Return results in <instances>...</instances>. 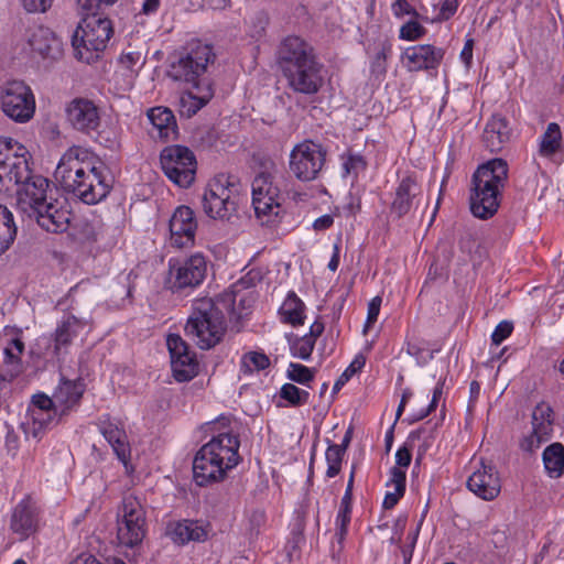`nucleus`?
I'll use <instances>...</instances> for the list:
<instances>
[{"label": "nucleus", "mask_w": 564, "mask_h": 564, "mask_svg": "<svg viewBox=\"0 0 564 564\" xmlns=\"http://www.w3.org/2000/svg\"><path fill=\"white\" fill-rule=\"evenodd\" d=\"M24 351V343L20 338L12 339L3 349V365L6 367L1 378L12 381L23 371L21 356Z\"/></svg>", "instance_id": "nucleus-32"}, {"label": "nucleus", "mask_w": 564, "mask_h": 564, "mask_svg": "<svg viewBox=\"0 0 564 564\" xmlns=\"http://www.w3.org/2000/svg\"><path fill=\"white\" fill-rule=\"evenodd\" d=\"M411 459H412V454H411V449L404 445L402 447H400L397 453H395V466L394 467H400L401 469H404L406 467H409V465L411 464Z\"/></svg>", "instance_id": "nucleus-61"}, {"label": "nucleus", "mask_w": 564, "mask_h": 564, "mask_svg": "<svg viewBox=\"0 0 564 564\" xmlns=\"http://www.w3.org/2000/svg\"><path fill=\"white\" fill-rule=\"evenodd\" d=\"M167 535L174 543L184 545L191 541H205L207 539V530L199 521L183 520L171 523L167 527Z\"/></svg>", "instance_id": "nucleus-30"}, {"label": "nucleus", "mask_w": 564, "mask_h": 564, "mask_svg": "<svg viewBox=\"0 0 564 564\" xmlns=\"http://www.w3.org/2000/svg\"><path fill=\"white\" fill-rule=\"evenodd\" d=\"M280 397L293 406H300L307 403L310 393L302 390L293 383H284L280 390Z\"/></svg>", "instance_id": "nucleus-43"}, {"label": "nucleus", "mask_w": 564, "mask_h": 564, "mask_svg": "<svg viewBox=\"0 0 564 564\" xmlns=\"http://www.w3.org/2000/svg\"><path fill=\"white\" fill-rule=\"evenodd\" d=\"M85 391V384L80 379L69 380L62 377L54 391L56 405L59 409V417L67 416L80 402Z\"/></svg>", "instance_id": "nucleus-26"}, {"label": "nucleus", "mask_w": 564, "mask_h": 564, "mask_svg": "<svg viewBox=\"0 0 564 564\" xmlns=\"http://www.w3.org/2000/svg\"><path fill=\"white\" fill-rule=\"evenodd\" d=\"M382 299L381 296H375L368 304V313L367 319L364 326V333H367L368 329L377 322L378 315L380 313Z\"/></svg>", "instance_id": "nucleus-52"}, {"label": "nucleus", "mask_w": 564, "mask_h": 564, "mask_svg": "<svg viewBox=\"0 0 564 564\" xmlns=\"http://www.w3.org/2000/svg\"><path fill=\"white\" fill-rule=\"evenodd\" d=\"M239 446L238 436L231 433H220L203 445L193 460L195 482L203 487L223 480L239 463Z\"/></svg>", "instance_id": "nucleus-3"}, {"label": "nucleus", "mask_w": 564, "mask_h": 564, "mask_svg": "<svg viewBox=\"0 0 564 564\" xmlns=\"http://www.w3.org/2000/svg\"><path fill=\"white\" fill-rule=\"evenodd\" d=\"M166 345L171 356V367L176 381L192 380L198 373V361L189 351L187 343L177 334L167 336Z\"/></svg>", "instance_id": "nucleus-16"}, {"label": "nucleus", "mask_w": 564, "mask_h": 564, "mask_svg": "<svg viewBox=\"0 0 564 564\" xmlns=\"http://www.w3.org/2000/svg\"><path fill=\"white\" fill-rule=\"evenodd\" d=\"M314 58H316V55L313 46L304 39L295 35L282 40L276 52V61L282 74Z\"/></svg>", "instance_id": "nucleus-17"}, {"label": "nucleus", "mask_w": 564, "mask_h": 564, "mask_svg": "<svg viewBox=\"0 0 564 564\" xmlns=\"http://www.w3.org/2000/svg\"><path fill=\"white\" fill-rule=\"evenodd\" d=\"M85 323L74 315L67 316L55 330L54 350L58 355L62 348H66L77 336L79 328H83Z\"/></svg>", "instance_id": "nucleus-35"}, {"label": "nucleus", "mask_w": 564, "mask_h": 564, "mask_svg": "<svg viewBox=\"0 0 564 564\" xmlns=\"http://www.w3.org/2000/svg\"><path fill=\"white\" fill-rule=\"evenodd\" d=\"M392 52V44L384 40L377 46L376 54L371 61V73L376 76H383L387 73V61Z\"/></svg>", "instance_id": "nucleus-41"}, {"label": "nucleus", "mask_w": 564, "mask_h": 564, "mask_svg": "<svg viewBox=\"0 0 564 564\" xmlns=\"http://www.w3.org/2000/svg\"><path fill=\"white\" fill-rule=\"evenodd\" d=\"M403 495L398 494V490H394L392 492H387L384 496V499H383V503H382L383 508L392 509L398 503V501L400 500V498Z\"/></svg>", "instance_id": "nucleus-63"}, {"label": "nucleus", "mask_w": 564, "mask_h": 564, "mask_svg": "<svg viewBox=\"0 0 564 564\" xmlns=\"http://www.w3.org/2000/svg\"><path fill=\"white\" fill-rule=\"evenodd\" d=\"M48 187L46 177L32 172L26 180L14 184L17 208L44 230L64 232L69 226L70 213L56 199H48Z\"/></svg>", "instance_id": "nucleus-2"}, {"label": "nucleus", "mask_w": 564, "mask_h": 564, "mask_svg": "<svg viewBox=\"0 0 564 564\" xmlns=\"http://www.w3.org/2000/svg\"><path fill=\"white\" fill-rule=\"evenodd\" d=\"M458 6V0H444L441 4L436 21L449 20L456 13Z\"/></svg>", "instance_id": "nucleus-57"}, {"label": "nucleus", "mask_w": 564, "mask_h": 564, "mask_svg": "<svg viewBox=\"0 0 564 564\" xmlns=\"http://www.w3.org/2000/svg\"><path fill=\"white\" fill-rule=\"evenodd\" d=\"M119 517L117 535L120 544L133 547L141 543L145 535V514L138 499L124 497Z\"/></svg>", "instance_id": "nucleus-15"}, {"label": "nucleus", "mask_w": 564, "mask_h": 564, "mask_svg": "<svg viewBox=\"0 0 564 564\" xmlns=\"http://www.w3.org/2000/svg\"><path fill=\"white\" fill-rule=\"evenodd\" d=\"M467 488L482 500L496 499L501 491L500 477L496 467L481 462V467L468 477Z\"/></svg>", "instance_id": "nucleus-24"}, {"label": "nucleus", "mask_w": 564, "mask_h": 564, "mask_svg": "<svg viewBox=\"0 0 564 564\" xmlns=\"http://www.w3.org/2000/svg\"><path fill=\"white\" fill-rule=\"evenodd\" d=\"M29 150L10 137H0V192H10L14 184L34 172Z\"/></svg>", "instance_id": "nucleus-10"}, {"label": "nucleus", "mask_w": 564, "mask_h": 564, "mask_svg": "<svg viewBox=\"0 0 564 564\" xmlns=\"http://www.w3.org/2000/svg\"><path fill=\"white\" fill-rule=\"evenodd\" d=\"M366 364V358L362 355H358L346 368V370L339 376L333 387V393L338 392L343 386L358 371L362 369Z\"/></svg>", "instance_id": "nucleus-46"}, {"label": "nucleus", "mask_w": 564, "mask_h": 564, "mask_svg": "<svg viewBox=\"0 0 564 564\" xmlns=\"http://www.w3.org/2000/svg\"><path fill=\"white\" fill-rule=\"evenodd\" d=\"M322 67L316 57L283 74V76L286 78L289 87L295 93L314 95L318 93L324 83Z\"/></svg>", "instance_id": "nucleus-18"}, {"label": "nucleus", "mask_w": 564, "mask_h": 564, "mask_svg": "<svg viewBox=\"0 0 564 564\" xmlns=\"http://www.w3.org/2000/svg\"><path fill=\"white\" fill-rule=\"evenodd\" d=\"M29 411H59L56 405V400L44 393H39L32 398V408Z\"/></svg>", "instance_id": "nucleus-49"}, {"label": "nucleus", "mask_w": 564, "mask_h": 564, "mask_svg": "<svg viewBox=\"0 0 564 564\" xmlns=\"http://www.w3.org/2000/svg\"><path fill=\"white\" fill-rule=\"evenodd\" d=\"M419 532L420 527H417L413 532H410L406 538L410 541V543L401 547L404 564H409L412 558V553L416 543Z\"/></svg>", "instance_id": "nucleus-60"}, {"label": "nucleus", "mask_w": 564, "mask_h": 564, "mask_svg": "<svg viewBox=\"0 0 564 564\" xmlns=\"http://www.w3.org/2000/svg\"><path fill=\"white\" fill-rule=\"evenodd\" d=\"M288 378L300 384H307L314 379V370L304 365L291 362L288 368Z\"/></svg>", "instance_id": "nucleus-47"}, {"label": "nucleus", "mask_w": 564, "mask_h": 564, "mask_svg": "<svg viewBox=\"0 0 564 564\" xmlns=\"http://www.w3.org/2000/svg\"><path fill=\"white\" fill-rule=\"evenodd\" d=\"M171 245L176 248L194 246L197 221L194 212L188 206H180L173 213L170 223Z\"/></svg>", "instance_id": "nucleus-19"}, {"label": "nucleus", "mask_w": 564, "mask_h": 564, "mask_svg": "<svg viewBox=\"0 0 564 564\" xmlns=\"http://www.w3.org/2000/svg\"><path fill=\"white\" fill-rule=\"evenodd\" d=\"M420 192L421 188L415 177L412 175L403 177L395 188L394 198L390 205V215L398 219L406 215L413 207Z\"/></svg>", "instance_id": "nucleus-27"}, {"label": "nucleus", "mask_w": 564, "mask_h": 564, "mask_svg": "<svg viewBox=\"0 0 564 564\" xmlns=\"http://www.w3.org/2000/svg\"><path fill=\"white\" fill-rule=\"evenodd\" d=\"M69 124L77 131L90 134L100 126L98 107L89 99L76 98L66 108Z\"/></svg>", "instance_id": "nucleus-21"}, {"label": "nucleus", "mask_w": 564, "mask_h": 564, "mask_svg": "<svg viewBox=\"0 0 564 564\" xmlns=\"http://www.w3.org/2000/svg\"><path fill=\"white\" fill-rule=\"evenodd\" d=\"M86 17L77 26L72 45L77 59L91 63L99 57L113 34L111 21L98 15V11H85Z\"/></svg>", "instance_id": "nucleus-6"}, {"label": "nucleus", "mask_w": 564, "mask_h": 564, "mask_svg": "<svg viewBox=\"0 0 564 564\" xmlns=\"http://www.w3.org/2000/svg\"><path fill=\"white\" fill-rule=\"evenodd\" d=\"M278 167L271 160L261 164V170L256 174L251 183L252 205L257 218L262 224L271 221L280 210V187L275 183Z\"/></svg>", "instance_id": "nucleus-8"}, {"label": "nucleus", "mask_w": 564, "mask_h": 564, "mask_svg": "<svg viewBox=\"0 0 564 564\" xmlns=\"http://www.w3.org/2000/svg\"><path fill=\"white\" fill-rule=\"evenodd\" d=\"M148 117L161 138L176 137L177 124L172 110L166 107H154L149 110Z\"/></svg>", "instance_id": "nucleus-34"}, {"label": "nucleus", "mask_w": 564, "mask_h": 564, "mask_svg": "<svg viewBox=\"0 0 564 564\" xmlns=\"http://www.w3.org/2000/svg\"><path fill=\"white\" fill-rule=\"evenodd\" d=\"M226 330V316L217 302L210 297L193 302L184 332L200 349H210L218 345Z\"/></svg>", "instance_id": "nucleus-5"}, {"label": "nucleus", "mask_w": 564, "mask_h": 564, "mask_svg": "<svg viewBox=\"0 0 564 564\" xmlns=\"http://www.w3.org/2000/svg\"><path fill=\"white\" fill-rule=\"evenodd\" d=\"M204 213L212 219L230 220L237 213L238 184L232 175L219 174L209 183L202 198Z\"/></svg>", "instance_id": "nucleus-9"}, {"label": "nucleus", "mask_w": 564, "mask_h": 564, "mask_svg": "<svg viewBox=\"0 0 564 564\" xmlns=\"http://www.w3.org/2000/svg\"><path fill=\"white\" fill-rule=\"evenodd\" d=\"M28 43L32 51L43 58L57 59L63 54L61 40L48 28L42 25L29 29Z\"/></svg>", "instance_id": "nucleus-25"}, {"label": "nucleus", "mask_w": 564, "mask_h": 564, "mask_svg": "<svg viewBox=\"0 0 564 564\" xmlns=\"http://www.w3.org/2000/svg\"><path fill=\"white\" fill-rule=\"evenodd\" d=\"M343 166L345 175H354L356 177L359 172L366 169L367 163L360 154H349L344 161Z\"/></svg>", "instance_id": "nucleus-50"}, {"label": "nucleus", "mask_w": 564, "mask_h": 564, "mask_svg": "<svg viewBox=\"0 0 564 564\" xmlns=\"http://www.w3.org/2000/svg\"><path fill=\"white\" fill-rule=\"evenodd\" d=\"M2 111L17 122L29 121L35 111V98L31 88L22 80H9L1 86Z\"/></svg>", "instance_id": "nucleus-12"}, {"label": "nucleus", "mask_w": 564, "mask_h": 564, "mask_svg": "<svg viewBox=\"0 0 564 564\" xmlns=\"http://www.w3.org/2000/svg\"><path fill=\"white\" fill-rule=\"evenodd\" d=\"M315 347V341L312 340V336H302L296 337L293 341L290 343V350L292 356L301 358L303 360L310 359L313 349Z\"/></svg>", "instance_id": "nucleus-45"}, {"label": "nucleus", "mask_w": 564, "mask_h": 564, "mask_svg": "<svg viewBox=\"0 0 564 564\" xmlns=\"http://www.w3.org/2000/svg\"><path fill=\"white\" fill-rule=\"evenodd\" d=\"M39 520V507L31 496H26L12 510L10 529L20 540H25L36 532Z\"/></svg>", "instance_id": "nucleus-23"}, {"label": "nucleus", "mask_w": 564, "mask_h": 564, "mask_svg": "<svg viewBox=\"0 0 564 564\" xmlns=\"http://www.w3.org/2000/svg\"><path fill=\"white\" fill-rule=\"evenodd\" d=\"M333 224H334V218L332 215H323V216L318 217L317 219H315V221L313 223V228L315 230H326L329 227H332Z\"/></svg>", "instance_id": "nucleus-62"}, {"label": "nucleus", "mask_w": 564, "mask_h": 564, "mask_svg": "<svg viewBox=\"0 0 564 564\" xmlns=\"http://www.w3.org/2000/svg\"><path fill=\"white\" fill-rule=\"evenodd\" d=\"M545 471L551 478H560L564 474V445L555 442L549 445L542 455Z\"/></svg>", "instance_id": "nucleus-36"}, {"label": "nucleus", "mask_w": 564, "mask_h": 564, "mask_svg": "<svg viewBox=\"0 0 564 564\" xmlns=\"http://www.w3.org/2000/svg\"><path fill=\"white\" fill-rule=\"evenodd\" d=\"M197 94L187 91L181 95L178 112L181 117L192 118L213 98L214 90L210 83L199 85Z\"/></svg>", "instance_id": "nucleus-31"}, {"label": "nucleus", "mask_w": 564, "mask_h": 564, "mask_svg": "<svg viewBox=\"0 0 564 564\" xmlns=\"http://www.w3.org/2000/svg\"><path fill=\"white\" fill-rule=\"evenodd\" d=\"M118 62L123 68L128 70H134L135 66L141 67L144 64V57L142 56L141 52H123L119 56Z\"/></svg>", "instance_id": "nucleus-51"}, {"label": "nucleus", "mask_w": 564, "mask_h": 564, "mask_svg": "<svg viewBox=\"0 0 564 564\" xmlns=\"http://www.w3.org/2000/svg\"><path fill=\"white\" fill-rule=\"evenodd\" d=\"M270 366L269 357L259 351H249L241 358V371L245 375L252 373L253 371H261Z\"/></svg>", "instance_id": "nucleus-42"}, {"label": "nucleus", "mask_w": 564, "mask_h": 564, "mask_svg": "<svg viewBox=\"0 0 564 564\" xmlns=\"http://www.w3.org/2000/svg\"><path fill=\"white\" fill-rule=\"evenodd\" d=\"M426 33V29L417 21L411 20L400 29V37L406 41H415Z\"/></svg>", "instance_id": "nucleus-48"}, {"label": "nucleus", "mask_w": 564, "mask_h": 564, "mask_svg": "<svg viewBox=\"0 0 564 564\" xmlns=\"http://www.w3.org/2000/svg\"><path fill=\"white\" fill-rule=\"evenodd\" d=\"M52 3L53 0H22L23 8L31 13L45 12Z\"/></svg>", "instance_id": "nucleus-58"}, {"label": "nucleus", "mask_w": 564, "mask_h": 564, "mask_svg": "<svg viewBox=\"0 0 564 564\" xmlns=\"http://www.w3.org/2000/svg\"><path fill=\"white\" fill-rule=\"evenodd\" d=\"M207 273V262L203 254L195 253L184 260H169V275L165 286L172 293H182L202 284Z\"/></svg>", "instance_id": "nucleus-11"}, {"label": "nucleus", "mask_w": 564, "mask_h": 564, "mask_svg": "<svg viewBox=\"0 0 564 564\" xmlns=\"http://www.w3.org/2000/svg\"><path fill=\"white\" fill-rule=\"evenodd\" d=\"M117 0H78L83 11H99L102 7L112 6Z\"/></svg>", "instance_id": "nucleus-59"}, {"label": "nucleus", "mask_w": 564, "mask_h": 564, "mask_svg": "<svg viewBox=\"0 0 564 564\" xmlns=\"http://www.w3.org/2000/svg\"><path fill=\"white\" fill-rule=\"evenodd\" d=\"M31 419L26 423L25 434L34 438H41L46 430L58 424L63 417H59V411H29Z\"/></svg>", "instance_id": "nucleus-33"}, {"label": "nucleus", "mask_w": 564, "mask_h": 564, "mask_svg": "<svg viewBox=\"0 0 564 564\" xmlns=\"http://www.w3.org/2000/svg\"><path fill=\"white\" fill-rule=\"evenodd\" d=\"M351 501L352 499L348 498V496H344L341 498L340 507L336 517V532L335 538L338 543L341 544L346 538L348 524L351 519Z\"/></svg>", "instance_id": "nucleus-40"}, {"label": "nucleus", "mask_w": 564, "mask_h": 564, "mask_svg": "<svg viewBox=\"0 0 564 564\" xmlns=\"http://www.w3.org/2000/svg\"><path fill=\"white\" fill-rule=\"evenodd\" d=\"M215 59L213 47L200 41L192 42L178 56V58L170 65L167 75L173 80L185 82L192 84L194 88L208 83L205 78H200L207 70L209 63Z\"/></svg>", "instance_id": "nucleus-7"}, {"label": "nucleus", "mask_w": 564, "mask_h": 564, "mask_svg": "<svg viewBox=\"0 0 564 564\" xmlns=\"http://www.w3.org/2000/svg\"><path fill=\"white\" fill-rule=\"evenodd\" d=\"M508 164L503 159H492L479 165L471 176L470 212L479 219L497 214L502 191L508 183Z\"/></svg>", "instance_id": "nucleus-4"}, {"label": "nucleus", "mask_w": 564, "mask_h": 564, "mask_svg": "<svg viewBox=\"0 0 564 564\" xmlns=\"http://www.w3.org/2000/svg\"><path fill=\"white\" fill-rule=\"evenodd\" d=\"M562 132L556 122L547 124L545 132L541 137L539 153L544 158L554 155L561 148Z\"/></svg>", "instance_id": "nucleus-39"}, {"label": "nucleus", "mask_w": 564, "mask_h": 564, "mask_svg": "<svg viewBox=\"0 0 564 564\" xmlns=\"http://www.w3.org/2000/svg\"><path fill=\"white\" fill-rule=\"evenodd\" d=\"M164 174L180 187H188L196 173V158L194 153L183 145L166 147L160 155Z\"/></svg>", "instance_id": "nucleus-14"}, {"label": "nucleus", "mask_w": 564, "mask_h": 564, "mask_svg": "<svg viewBox=\"0 0 564 564\" xmlns=\"http://www.w3.org/2000/svg\"><path fill=\"white\" fill-rule=\"evenodd\" d=\"M512 329H513L512 323L507 322V321L500 322L496 326V328L491 335L492 344H495L497 346L500 345L507 337H509L511 335Z\"/></svg>", "instance_id": "nucleus-56"}, {"label": "nucleus", "mask_w": 564, "mask_h": 564, "mask_svg": "<svg viewBox=\"0 0 564 564\" xmlns=\"http://www.w3.org/2000/svg\"><path fill=\"white\" fill-rule=\"evenodd\" d=\"M392 11L397 18H403L404 15H411L414 19L420 18V13L408 0H397L393 2Z\"/></svg>", "instance_id": "nucleus-54"}, {"label": "nucleus", "mask_w": 564, "mask_h": 564, "mask_svg": "<svg viewBox=\"0 0 564 564\" xmlns=\"http://www.w3.org/2000/svg\"><path fill=\"white\" fill-rule=\"evenodd\" d=\"M99 431L112 447L118 459L127 465L130 459L131 449L126 431L110 420L100 421Z\"/></svg>", "instance_id": "nucleus-28"}, {"label": "nucleus", "mask_w": 564, "mask_h": 564, "mask_svg": "<svg viewBox=\"0 0 564 564\" xmlns=\"http://www.w3.org/2000/svg\"><path fill=\"white\" fill-rule=\"evenodd\" d=\"M510 137L511 130L507 120L495 115L485 127L482 142L490 152H499L509 142Z\"/></svg>", "instance_id": "nucleus-29"}, {"label": "nucleus", "mask_w": 564, "mask_h": 564, "mask_svg": "<svg viewBox=\"0 0 564 564\" xmlns=\"http://www.w3.org/2000/svg\"><path fill=\"white\" fill-rule=\"evenodd\" d=\"M54 177L66 193L88 205L99 203L111 189L106 169L101 164L96 166L88 152L79 147L69 148L63 154Z\"/></svg>", "instance_id": "nucleus-1"}, {"label": "nucleus", "mask_w": 564, "mask_h": 564, "mask_svg": "<svg viewBox=\"0 0 564 564\" xmlns=\"http://www.w3.org/2000/svg\"><path fill=\"white\" fill-rule=\"evenodd\" d=\"M345 452L343 447H337V444H330L326 451L327 470L326 475L329 478L337 476L340 471L341 460Z\"/></svg>", "instance_id": "nucleus-44"}, {"label": "nucleus", "mask_w": 564, "mask_h": 564, "mask_svg": "<svg viewBox=\"0 0 564 564\" xmlns=\"http://www.w3.org/2000/svg\"><path fill=\"white\" fill-rule=\"evenodd\" d=\"M326 160V150L322 144L305 140L296 144L290 153V172L302 182L315 180Z\"/></svg>", "instance_id": "nucleus-13"}, {"label": "nucleus", "mask_w": 564, "mask_h": 564, "mask_svg": "<svg viewBox=\"0 0 564 564\" xmlns=\"http://www.w3.org/2000/svg\"><path fill=\"white\" fill-rule=\"evenodd\" d=\"M445 51L431 44H419L405 48L401 61L409 72L436 69L443 58Z\"/></svg>", "instance_id": "nucleus-22"}, {"label": "nucleus", "mask_w": 564, "mask_h": 564, "mask_svg": "<svg viewBox=\"0 0 564 564\" xmlns=\"http://www.w3.org/2000/svg\"><path fill=\"white\" fill-rule=\"evenodd\" d=\"M268 22H269V19L267 17V14L263 12H258L251 19V30H250L251 37L260 39L264 34Z\"/></svg>", "instance_id": "nucleus-53"}, {"label": "nucleus", "mask_w": 564, "mask_h": 564, "mask_svg": "<svg viewBox=\"0 0 564 564\" xmlns=\"http://www.w3.org/2000/svg\"><path fill=\"white\" fill-rule=\"evenodd\" d=\"M405 471L400 467H392L390 470V480L387 486L393 485L394 490H398L399 495H404L405 491Z\"/></svg>", "instance_id": "nucleus-55"}, {"label": "nucleus", "mask_w": 564, "mask_h": 564, "mask_svg": "<svg viewBox=\"0 0 564 564\" xmlns=\"http://www.w3.org/2000/svg\"><path fill=\"white\" fill-rule=\"evenodd\" d=\"M553 422L552 408L547 403H539L532 412V433L522 441L521 448L534 452L541 444L547 442L552 436Z\"/></svg>", "instance_id": "nucleus-20"}, {"label": "nucleus", "mask_w": 564, "mask_h": 564, "mask_svg": "<svg viewBox=\"0 0 564 564\" xmlns=\"http://www.w3.org/2000/svg\"><path fill=\"white\" fill-rule=\"evenodd\" d=\"M304 310L302 300L294 292H290L280 308V315L284 323L299 326L304 324Z\"/></svg>", "instance_id": "nucleus-37"}, {"label": "nucleus", "mask_w": 564, "mask_h": 564, "mask_svg": "<svg viewBox=\"0 0 564 564\" xmlns=\"http://www.w3.org/2000/svg\"><path fill=\"white\" fill-rule=\"evenodd\" d=\"M17 236V226L12 213L0 205V256L13 243Z\"/></svg>", "instance_id": "nucleus-38"}, {"label": "nucleus", "mask_w": 564, "mask_h": 564, "mask_svg": "<svg viewBox=\"0 0 564 564\" xmlns=\"http://www.w3.org/2000/svg\"><path fill=\"white\" fill-rule=\"evenodd\" d=\"M69 564H101L93 554L82 553Z\"/></svg>", "instance_id": "nucleus-64"}]
</instances>
